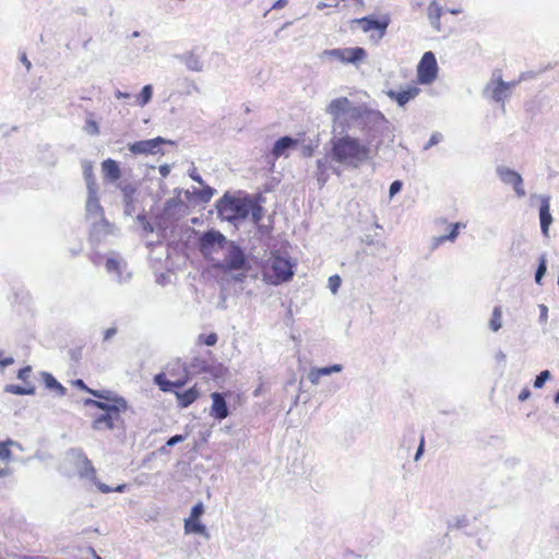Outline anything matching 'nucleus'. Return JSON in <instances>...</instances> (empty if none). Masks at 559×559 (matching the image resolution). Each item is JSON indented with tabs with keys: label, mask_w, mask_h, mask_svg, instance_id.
Segmentation results:
<instances>
[{
	"label": "nucleus",
	"mask_w": 559,
	"mask_h": 559,
	"mask_svg": "<svg viewBox=\"0 0 559 559\" xmlns=\"http://www.w3.org/2000/svg\"><path fill=\"white\" fill-rule=\"evenodd\" d=\"M340 1L341 0H330L328 3L320 1V2L317 3V9L318 10H323L325 8H337L338 4H340Z\"/></svg>",
	"instance_id": "41"
},
{
	"label": "nucleus",
	"mask_w": 559,
	"mask_h": 559,
	"mask_svg": "<svg viewBox=\"0 0 559 559\" xmlns=\"http://www.w3.org/2000/svg\"><path fill=\"white\" fill-rule=\"evenodd\" d=\"M369 155L370 148L356 138L344 135L332 141V156L338 163L358 167Z\"/></svg>",
	"instance_id": "2"
},
{
	"label": "nucleus",
	"mask_w": 559,
	"mask_h": 559,
	"mask_svg": "<svg viewBox=\"0 0 559 559\" xmlns=\"http://www.w3.org/2000/svg\"><path fill=\"white\" fill-rule=\"evenodd\" d=\"M167 143V141L159 136L152 140L142 141V153L164 154L163 146Z\"/></svg>",
	"instance_id": "24"
},
{
	"label": "nucleus",
	"mask_w": 559,
	"mask_h": 559,
	"mask_svg": "<svg viewBox=\"0 0 559 559\" xmlns=\"http://www.w3.org/2000/svg\"><path fill=\"white\" fill-rule=\"evenodd\" d=\"M513 85L514 83H506L501 79L497 80L491 88L492 99L503 102L509 96L510 88Z\"/></svg>",
	"instance_id": "23"
},
{
	"label": "nucleus",
	"mask_w": 559,
	"mask_h": 559,
	"mask_svg": "<svg viewBox=\"0 0 559 559\" xmlns=\"http://www.w3.org/2000/svg\"><path fill=\"white\" fill-rule=\"evenodd\" d=\"M175 394L178 401V405L182 408H186L199 399L200 391L194 385L183 392L175 391Z\"/></svg>",
	"instance_id": "22"
},
{
	"label": "nucleus",
	"mask_w": 559,
	"mask_h": 559,
	"mask_svg": "<svg viewBox=\"0 0 559 559\" xmlns=\"http://www.w3.org/2000/svg\"><path fill=\"white\" fill-rule=\"evenodd\" d=\"M86 218L94 221L104 217V210L99 203L98 190L87 191V199L85 203Z\"/></svg>",
	"instance_id": "13"
},
{
	"label": "nucleus",
	"mask_w": 559,
	"mask_h": 559,
	"mask_svg": "<svg viewBox=\"0 0 559 559\" xmlns=\"http://www.w3.org/2000/svg\"><path fill=\"white\" fill-rule=\"evenodd\" d=\"M124 488V485H119L115 490L121 492Z\"/></svg>",
	"instance_id": "57"
},
{
	"label": "nucleus",
	"mask_w": 559,
	"mask_h": 559,
	"mask_svg": "<svg viewBox=\"0 0 559 559\" xmlns=\"http://www.w3.org/2000/svg\"><path fill=\"white\" fill-rule=\"evenodd\" d=\"M441 139V135L439 133H435L430 136L429 141H428V144L426 145V147H430L435 144H437Z\"/></svg>",
	"instance_id": "46"
},
{
	"label": "nucleus",
	"mask_w": 559,
	"mask_h": 559,
	"mask_svg": "<svg viewBox=\"0 0 559 559\" xmlns=\"http://www.w3.org/2000/svg\"><path fill=\"white\" fill-rule=\"evenodd\" d=\"M296 144H297L296 140H294L289 136H283L275 142L273 150H272V154L274 155V157L277 158V157L284 155L285 150H287Z\"/></svg>",
	"instance_id": "25"
},
{
	"label": "nucleus",
	"mask_w": 559,
	"mask_h": 559,
	"mask_svg": "<svg viewBox=\"0 0 559 559\" xmlns=\"http://www.w3.org/2000/svg\"><path fill=\"white\" fill-rule=\"evenodd\" d=\"M119 188L123 194V203H124V215L127 216H133L136 221H140V213L135 214V193L136 188L126 183V181H121L119 183Z\"/></svg>",
	"instance_id": "11"
},
{
	"label": "nucleus",
	"mask_w": 559,
	"mask_h": 559,
	"mask_svg": "<svg viewBox=\"0 0 559 559\" xmlns=\"http://www.w3.org/2000/svg\"><path fill=\"white\" fill-rule=\"evenodd\" d=\"M92 551H93V554H94V556H95V558H96V559H102L99 556H97V555L95 554V551H94V550H92Z\"/></svg>",
	"instance_id": "59"
},
{
	"label": "nucleus",
	"mask_w": 559,
	"mask_h": 559,
	"mask_svg": "<svg viewBox=\"0 0 559 559\" xmlns=\"http://www.w3.org/2000/svg\"><path fill=\"white\" fill-rule=\"evenodd\" d=\"M226 266L229 270H240L245 266L246 258L239 247H231L225 258Z\"/></svg>",
	"instance_id": "19"
},
{
	"label": "nucleus",
	"mask_w": 559,
	"mask_h": 559,
	"mask_svg": "<svg viewBox=\"0 0 559 559\" xmlns=\"http://www.w3.org/2000/svg\"><path fill=\"white\" fill-rule=\"evenodd\" d=\"M293 263L289 258L283 257L278 253L273 254L270 260V271L267 274L270 283L273 285H280L289 281L293 275Z\"/></svg>",
	"instance_id": "5"
},
{
	"label": "nucleus",
	"mask_w": 559,
	"mask_h": 559,
	"mask_svg": "<svg viewBox=\"0 0 559 559\" xmlns=\"http://www.w3.org/2000/svg\"><path fill=\"white\" fill-rule=\"evenodd\" d=\"M352 23L357 24L365 33L376 31L377 35L372 34L371 38L378 41L385 35L386 28L390 24V17L388 15H383L379 20H376L370 16H365L360 19H354Z\"/></svg>",
	"instance_id": "8"
},
{
	"label": "nucleus",
	"mask_w": 559,
	"mask_h": 559,
	"mask_svg": "<svg viewBox=\"0 0 559 559\" xmlns=\"http://www.w3.org/2000/svg\"><path fill=\"white\" fill-rule=\"evenodd\" d=\"M85 132L92 135H97L99 133L98 124L95 120L88 118L85 122L84 127Z\"/></svg>",
	"instance_id": "36"
},
{
	"label": "nucleus",
	"mask_w": 559,
	"mask_h": 559,
	"mask_svg": "<svg viewBox=\"0 0 559 559\" xmlns=\"http://www.w3.org/2000/svg\"><path fill=\"white\" fill-rule=\"evenodd\" d=\"M286 4H287V0H277V1L273 4V9H282V8H284Z\"/></svg>",
	"instance_id": "50"
},
{
	"label": "nucleus",
	"mask_w": 559,
	"mask_h": 559,
	"mask_svg": "<svg viewBox=\"0 0 559 559\" xmlns=\"http://www.w3.org/2000/svg\"><path fill=\"white\" fill-rule=\"evenodd\" d=\"M419 87L412 85L403 91H390L388 93V96L391 99L395 100L399 104V106H405L411 99H414L419 94Z\"/></svg>",
	"instance_id": "18"
},
{
	"label": "nucleus",
	"mask_w": 559,
	"mask_h": 559,
	"mask_svg": "<svg viewBox=\"0 0 559 559\" xmlns=\"http://www.w3.org/2000/svg\"><path fill=\"white\" fill-rule=\"evenodd\" d=\"M436 29H439V26L437 25V22H433Z\"/></svg>",
	"instance_id": "60"
},
{
	"label": "nucleus",
	"mask_w": 559,
	"mask_h": 559,
	"mask_svg": "<svg viewBox=\"0 0 559 559\" xmlns=\"http://www.w3.org/2000/svg\"><path fill=\"white\" fill-rule=\"evenodd\" d=\"M326 111L332 116L333 121L336 122L341 119L342 115L353 112L354 117L359 116L357 108H352L350 100L347 97H338L330 102Z\"/></svg>",
	"instance_id": "9"
},
{
	"label": "nucleus",
	"mask_w": 559,
	"mask_h": 559,
	"mask_svg": "<svg viewBox=\"0 0 559 559\" xmlns=\"http://www.w3.org/2000/svg\"><path fill=\"white\" fill-rule=\"evenodd\" d=\"M502 310L500 306H497L492 310V314L489 321V326L493 332H497L501 328Z\"/></svg>",
	"instance_id": "31"
},
{
	"label": "nucleus",
	"mask_w": 559,
	"mask_h": 559,
	"mask_svg": "<svg viewBox=\"0 0 559 559\" xmlns=\"http://www.w3.org/2000/svg\"><path fill=\"white\" fill-rule=\"evenodd\" d=\"M550 378V372L548 370L542 371L534 381V386L536 389H540L544 386L545 382Z\"/></svg>",
	"instance_id": "37"
},
{
	"label": "nucleus",
	"mask_w": 559,
	"mask_h": 559,
	"mask_svg": "<svg viewBox=\"0 0 559 559\" xmlns=\"http://www.w3.org/2000/svg\"><path fill=\"white\" fill-rule=\"evenodd\" d=\"M159 171L163 177H166L169 173V167L167 165H163V166H160Z\"/></svg>",
	"instance_id": "52"
},
{
	"label": "nucleus",
	"mask_w": 559,
	"mask_h": 559,
	"mask_svg": "<svg viewBox=\"0 0 559 559\" xmlns=\"http://www.w3.org/2000/svg\"><path fill=\"white\" fill-rule=\"evenodd\" d=\"M217 334L216 333H210V334H200L198 337L199 344H204L206 346H214L217 343Z\"/></svg>",
	"instance_id": "35"
},
{
	"label": "nucleus",
	"mask_w": 559,
	"mask_h": 559,
	"mask_svg": "<svg viewBox=\"0 0 559 559\" xmlns=\"http://www.w3.org/2000/svg\"><path fill=\"white\" fill-rule=\"evenodd\" d=\"M185 532L187 534L207 535L205 525H203L199 520L192 518H188L185 521Z\"/></svg>",
	"instance_id": "27"
},
{
	"label": "nucleus",
	"mask_w": 559,
	"mask_h": 559,
	"mask_svg": "<svg viewBox=\"0 0 559 559\" xmlns=\"http://www.w3.org/2000/svg\"><path fill=\"white\" fill-rule=\"evenodd\" d=\"M203 512H204L203 504H202V502H199V503H197V504L192 508V510H191V514H190V516H189V518H192V519H197V520H199V519H200V516L203 514Z\"/></svg>",
	"instance_id": "39"
},
{
	"label": "nucleus",
	"mask_w": 559,
	"mask_h": 559,
	"mask_svg": "<svg viewBox=\"0 0 559 559\" xmlns=\"http://www.w3.org/2000/svg\"><path fill=\"white\" fill-rule=\"evenodd\" d=\"M212 397V406H211V415L215 419L222 420L228 416V408L225 402L223 394L218 392H214L211 394Z\"/></svg>",
	"instance_id": "16"
},
{
	"label": "nucleus",
	"mask_w": 559,
	"mask_h": 559,
	"mask_svg": "<svg viewBox=\"0 0 559 559\" xmlns=\"http://www.w3.org/2000/svg\"><path fill=\"white\" fill-rule=\"evenodd\" d=\"M185 438L183 436L181 435H176L174 437H171L168 441H167V445L171 447V445H175L176 443L182 441Z\"/></svg>",
	"instance_id": "47"
},
{
	"label": "nucleus",
	"mask_w": 559,
	"mask_h": 559,
	"mask_svg": "<svg viewBox=\"0 0 559 559\" xmlns=\"http://www.w3.org/2000/svg\"><path fill=\"white\" fill-rule=\"evenodd\" d=\"M451 227H452V229L449 235H444V236H440V237L436 238L435 246H438V245L444 242L445 240L453 241L457 237L459 229L461 227H464V225L461 223H455Z\"/></svg>",
	"instance_id": "32"
},
{
	"label": "nucleus",
	"mask_w": 559,
	"mask_h": 559,
	"mask_svg": "<svg viewBox=\"0 0 559 559\" xmlns=\"http://www.w3.org/2000/svg\"><path fill=\"white\" fill-rule=\"evenodd\" d=\"M555 402L559 403V392H557V394L555 395Z\"/></svg>",
	"instance_id": "58"
},
{
	"label": "nucleus",
	"mask_w": 559,
	"mask_h": 559,
	"mask_svg": "<svg viewBox=\"0 0 559 559\" xmlns=\"http://www.w3.org/2000/svg\"><path fill=\"white\" fill-rule=\"evenodd\" d=\"M322 55L335 59L341 63L354 64L356 67L367 59V51L362 47L326 49Z\"/></svg>",
	"instance_id": "6"
},
{
	"label": "nucleus",
	"mask_w": 559,
	"mask_h": 559,
	"mask_svg": "<svg viewBox=\"0 0 559 559\" xmlns=\"http://www.w3.org/2000/svg\"><path fill=\"white\" fill-rule=\"evenodd\" d=\"M156 382L164 392H175V389H180L185 385L186 380L170 381L164 374L156 376Z\"/></svg>",
	"instance_id": "26"
},
{
	"label": "nucleus",
	"mask_w": 559,
	"mask_h": 559,
	"mask_svg": "<svg viewBox=\"0 0 559 559\" xmlns=\"http://www.w3.org/2000/svg\"><path fill=\"white\" fill-rule=\"evenodd\" d=\"M10 473L9 468H0V478L10 475Z\"/></svg>",
	"instance_id": "54"
},
{
	"label": "nucleus",
	"mask_w": 559,
	"mask_h": 559,
	"mask_svg": "<svg viewBox=\"0 0 559 559\" xmlns=\"http://www.w3.org/2000/svg\"><path fill=\"white\" fill-rule=\"evenodd\" d=\"M21 61L25 64V67H26L28 70L31 69L32 64H31V62L28 61V59L26 58V56H25V55H23V56H22Z\"/></svg>",
	"instance_id": "53"
},
{
	"label": "nucleus",
	"mask_w": 559,
	"mask_h": 559,
	"mask_svg": "<svg viewBox=\"0 0 559 559\" xmlns=\"http://www.w3.org/2000/svg\"><path fill=\"white\" fill-rule=\"evenodd\" d=\"M112 225L109 224L105 217L94 219L90 233V240L92 242H100L107 235L112 234Z\"/></svg>",
	"instance_id": "14"
},
{
	"label": "nucleus",
	"mask_w": 559,
	"mask_h": 559,
	"mask_svg": "<svg viewBox=\"0 0 559 559\" xmlns=\"http://www.w3.org/2000/svg\"><path fill=\"white\" fill-rule=\"evenodd\" d=\"M16 444V442L12 440H7L3 442H0V461H10L12 457V453L9 449L10 445Z\"/></svg>",
	"instance_id": "33"
},
{
	"label": "nucleus",
	"mask_w": 559,
	"mask_h": 559,
	"mask_svg": "<svg viewBox=\"0 0 559 559\" xmlns=\"http://www.w3.org/2000/svg\"><path fill=\"white\" fill-rule=\"evenodd\" d=\"M74 385L80 388V389H82V390H85V391L90 392L95 397H98V399H102V400H106V401L110 400V392L109 391H97V390L88 389L86 386V384L84 383V381L81 380V379L75 380L74 381Z\"/></svg>",
	"instance_id": "29"
},
{
	"label": "nucleus",
	"mask_w": 559,
	"mask_h": 559,
	"mask_svg": "<svg viewBox=\"0 0 559 559\" xmlns=\"http://www.w3.org/2000/svg\"><path fill=\"white\" fill-rule=\"evenodd\" d=\"M5 391L13 393V394H17V395H32L35 393V388L34 386L24 388V386L11 384V385L7 386Z\"/></svg>",
	"instance_id": "34"
},
{
	"label": "nucleus",
	"mask_w": 559,
	"mask_h": 559,
	"mask_svg": "<svg viewBox=\"0 0 559 559\" xmlns=\"http://www.w3.org/2000/svg\"><path fill=\"white\" fill-rule=\"evenodd\" d=\"M218 214L228 222L246 219L251 215L258 224L263 217L262 206L252 198L225 194L217 203Z\"/></svg>",
	"instance_id": "1"
},
{
	"label": "nucleus",
	"mask_w": 559,
	"mask_h": 559,
	"mask_svg": "<svg viewBox=\"0 0 559 559\" xmlns=\"http://www.w3.org/2000/svg\"><path fill=\"white\" fill-rule=\"evenodd\" d=\"M108 273H116L119 283L128 282L131 278V272L127 271V263L116 258H108L106 261Z\"/></svg>",
	"instance_id": "15"
},
{
	"label": "nucleus",
	"mask_w": 559,
	"mask_h": 559,
	"mask_svg": "<svg viewBox=\"0 0 559 559\" xmlns=\"http://www.w3.org/2000/svg\"><path fill=\"white\" fill-rule=\"evenodd\" d=\"M83 175L86 181L87 191L98 190V186L93 173V166L90 163L83 165Z\"/></svg>",
	"instance_id": "28"
},
{
	"label": "nucleus",
	"mask_w": 559,
	"mask_h": 559,
	"mask_svg": "<svg viewBox=\"0 0 559 559\" xmlns=\"http://www.w3.org/2000/svg\"><path fill=\"white\" fill-rule=\"evenodd\" d=\"M44 381L48 389L58 391L59 395H64L66 388L62 386L50 373H44Z\"/></svg>",
	"instance_id": "30"
},
{
	"label": "nucleus",
	"mask_w": 559,
	"mask_h": 559,
	"mask_svg": "<svg viewBox=\"0 0 559 559\" xmlns=\"http://www.w3.org/2000/svg\"><path fill=\"white\" fill-rule=\"evenodd\" d=\"M117 334V328H109L104 331V341L107 342L111 340Z\"/></svg>",
	"instance_id": "44"
},
{
	"label": "nucleus",
	"mask_w": 559,
	"mask_h": 559,
	"mask_svg": "<svg viewBox=\"0 0 559 559\" xmlns=\"http://www.w3.org/2000/svg\"><path fill=\"white\" fill-rule=\"evenodd\" d=\"M31 371H32L31 367H28V366L24 367V368L20 369V371L17 373V378L21 380H26L29 377Z\"/></svg>",
	"instance_id": "45"
},
{
	"label": "nucleus",
	"mask_w": 559,
	"mask_h": 559,
	"mask_svg": "<svg viewBox=\"0 0 559 559\" xmlns=\"http://www.w3.org/2000/svg\"><path fill=\"white\" fill-rule=\"evenodd\" d=\"M225 243L226 238L218 230H209L200 238V249L203 253L211 252L215 247L223 248Z\"/></svg>",
	"instance_id": "12"
},
{
	"label": "nucleus",
	"mask_w": 559,
	"mask_h": 559,
	"mask_svg": "<svg viewBox=\"0 0 559 559\" xmlns=\"http://www.w3.org/2000/svg\"><path fill=\"white\" fill-rule=\"evenodd\" d=\"M342 365H332L330 367L312 368L308 373V379L312 384H318L320 379L324 376H330L333 372H340Z\"/></svg>",
	"instance_id": "21"
},
{
	"label": "nucleus",
	"mask_w": 559,
	"mask_h": 559,
	"mask_svg": "<svg viewBox=\"0 0 559 559\" xmlns=\"http://www.w3.org/2000/svg\"><path fill=\"white\" fill-rule=\"evenodd\" d=\"M424 442H425L424 437H421V439H420V443H419V447H418V450H417L416 455H415V460H418V459H419V456L423 454V451H424Z\"/></svg>",
	"instance_id": "49"
},
{
	"label": "nucleus",
	"mask_w": 559,
	"mask_h": 559,
	"mask_svg": "<svg viewBox=\"0 0 559 559\" xmlns=\"http://www.w3.org/2000/svg\"><path fill=\"white\" fill-rule=\"evenodd\" d=\"M498 176L500 180L506 183L513 187L516 195L519 198H522L525 195V190L523 187V179L519 173L515 170H512L507 167H499L497 169Z\"/></svg>",
	"instance_id": "10"
},
{
	"label": "nucleus",
	"mask_w": 559,
	"mask_h": 559,
	"mask_svg": "<svg viewBox=\"0 0 559 559\" xmlns=\"http://www.w3.org/2000/svg\"><path fill=\"white\" fill-rule=\"evenodd\" d=\"M85 406H95L103 411L102 414L96 415L93 421V428L96 430L111 429L114 427L112 420L119 412L127 408V402L119 399H111L107 402L95 401L86 399L84 401Z\"/></svg>",
	"instance_id": "3"
},
{
	"label": "nucleus",
	"mask_w": 559,
	"mask_h": 559,
	"mask_svg": "<svg viewBox=\"0 0 559 559\" xmlns=\"http://www.w3.org/2000/svg\"><path fill=\"white\" fill-rule=\"evenodd\" d=\"M152 97V86L146 85L142 87V105L146 104Z\"/></svg>",
	"instance_id": "42"
},
{
	"label": "nucleus",
	"mask_w": 559,
	"mask_h": 559,
	"mask_svg": "<svg viewBox=\"0 0 559 559\" xmlns=\"http://www.w3.org/2000/svg\"><path fill=\"white\" fill-rule=\"evenodd\" d=\"M438 74V64L433 52L427 51L423 55L417 66V81L420 84L432 83Z\"/></svg>",
	"instance_id": "7"
},
{
	"label": "nucleus",
	"mask_w": 559,
	"mask_h": 559,
	"mask_svg": "<svg viewBox=\"0 0 559 559\" xmlns=\"http://www.w3.org/2000/svg\"><path fill=\"white\" fill-rule=\"evenodd\" d=\"M211 194H212V192H210V191L209 192H204V195L202 197V199L204 201H207L211 198Z\"/></svg>",
	"instance_id": "55"
},
{
	"label": "nucleus",
	"mask_w": 559,
	"mask_h": 559,
	"mask_svg": "<svg viewBox=\"0 0 559 559\" xmlns=\"http://www.w3.org/2000/svg\"><path fill=\"white\" fill-rule=\"evenodd\" d=\"M104 179L109 182H116L121 177V170L116 160L108 158L102 163Z\"/></svg>",
	"instance_id": "20"
},
{
	"label": "nucleus",
	"mask_w": 559,
	"mask_h": 559,
	"mask_svg": "<svg viewBox=\"0 0 559 559\" xmlns=\"http://www.w3.org/2000/svg\"><path fill=\"white\" fill-rule=\"evenodd\" d=\"M530 396H531V391H530L527 388H525V389H523V390L520 392V394H519V400H520L521 402H524V401H525V400H527Z\"/></svg>",
	"instance_id": "48"
},
{
	"label": "nucleus",
	"mask_w": 559,
	"mask_h": 559,
	"mask_svg": "<svg viewBox=\"0 0 559 559\" xmlns=\"http://www.w3.org/2000/svg\"><path fill=\"white\" fill-rule=\"evenodd\" d=\"M402 189V182L399 180H395L390 186V195L393 197L397 192H400Z\"/></svg>",
	"instance_id": "43"
},
{
	"label": "nucleus",
	"mask_w": 559,
	"mask_h": 559,
	"mask_svg": "<svg viewBox=\"0 0 559 559\" xmlns=\"http://www.w3.org/2000/svg\"><path fill=\"white\" fill-rule=\"evenodd\" d=\"M341 285V277L338 275H333L329 278V286L333 293H336Z\"/></svg>",
	"instance_id": "40"
},
{
	"label": "nucleus",
	"mask_w": 559,
	"mask_h": 559,
	"mask_svg": "<svg viewBox=\"0 0 559 559\" xmlns=\"http://www.w3.org/2000/svg\"><path fill=\"white\" fill-rule=\"evenodd\" d=\"M539 219H540V228H542L543 235L548 236L549 226L552 223V216L550 214L549 197H543L540 199Z\"/></svg>",
	"instance_id": "17"
},
{
	"label": "nucleus",
	"mask_w": 559,
	"mask_h": 559,
	"mask_svg": "<svg viewBox=\"0 0 559 559\" xmlns=\"http://www.w3.org/2000/svg\"><path fill=\"white\" fill-rule=\"evenodd\" d=\"M546 261L545 259H542L539 264H538V267L536 270V274H535V281L537 284H540V281H542V277L545 275L546 273Z\"/></svg>",
	"instance_id": "38"
},
{
	"label": "nucleus",
	"mask_w": 559,
	"mask_h": 559,
	"mask_svg": "<svg viewBox=\"0 0 559 559\" xmlns=\"http://www.w3.org/2000/svg\"><path fill=\"white\" fill-rule=\"evenodd\" d=\"M130 150H131V152H133L134 154H140V142H134V143L130 146Z\"/></svg>",
	"instance_id": "51"
},
{
	"label": "nucleus",
	"mask_w": 559,
	"mask_h": 559,
	"mask_svg": "<svg viewBox=\"0 0 559 559\" xmlns=\"http://www.w3.org/2000/svg\"><path fill=\"white\" fill-rule=\"evenodd\" d=\"M116 95H117V97H118V98H120V97H128V96H129V95L123 94V93H121V92H119V91L117 92V94H116Z\"/></svg>",
	"instance_id": "56"
},
{
	"label": "nucleus",
	"mask_w": 559,
	"mask_h": 559,
	"mask_svg": "<svg viewBox=\"0 0 559 559\" xmlns=\"http://www.w3.org/2000/svg\"><path fill=\"white\" fill-rule=\"evenodd\" d=\"M68 455L73 461H75V465H76L78 473H79L80 477L87 478L91 481H93V484L95 486H97V488L104 493H108L114 490L108 485L103 484L97 480L96 471L93 467L92 462L87 459V456L80 449L70 450Z\"/></svg>",
	"instance_id": "4"
}]
</instances>
